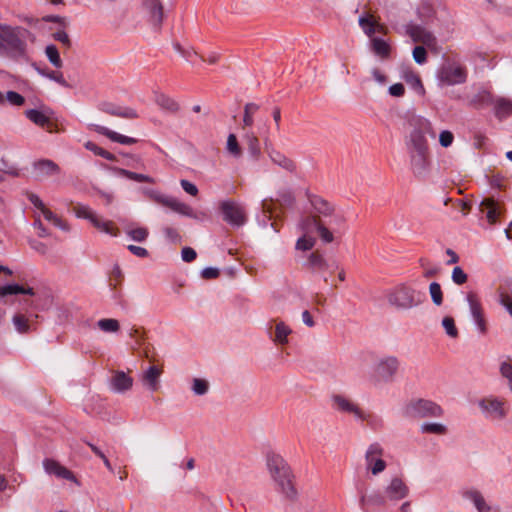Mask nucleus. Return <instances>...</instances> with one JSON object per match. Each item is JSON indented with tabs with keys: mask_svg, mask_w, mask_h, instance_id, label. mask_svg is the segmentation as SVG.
Returning a JSON list of instances; mask_svg holds the SVG:
<instances>
[{
	"mask_svg": "<svg viewBox=\"0 0 512 512\" xmlns=\"http://www.w3.org/2000/svg\"><path fill=\"white\" fill-rule=\"evenodd\" d=\"M437 79L447 86L463 84L467 80V70L457 64L443 65L437 72Z\"/></svg>",
	"mask_w": 512,
	"mask_h": 512,
	"instance_id": "nucleus-8",
	"label": "nucleus"
},
{
	"mask_svg": "<svg viewBox=\"0 0 512 512\" xmlns=\"http://www.w3.org/2000/svg\"><path fill=\"white\" fill-rule=\"evenodd\" d=\"M493 110L495 117L500 121L512 116V100L501 96L495 97Z\"/></svg>",
	"mask_w": 512,
	"mask_h": 512,
	"instance_id": "nucleus-31",
	"label": "nucleus"
},
{
	"mask_svg": "<svg viewBox=\"0 0 512 512\" xmlns=\"http://www.w3.org/2000/svg\"><path fill=\"white\" fill-rule=\"evenodd\" d=\"M405 81L411 85V87L418 93H424V87L420 77L413 72H409L405 75Z\"/></svg>",
	"mask_w": 512,
	"mask_h": 512,
	"instance_id": "nucleus-54",
	"label": "nucleus"
},
{
	"mask_svg": "<svg viewBox=\"0 0 512 512\" xmlns=\"http://www.w3.org/2000/svg\"><path fill=\"white\" fill-rule=\"evenodd\" d=\"M406 33L411 37L413 42H421L422 44L431 47L436 44V38L425 27L420 24L409 23L405 27Z\"/></svg>",
	"mask_w": 512,
	"mask_h": 512,
	"instance_id": "nucleus-20",
	"label": "nucleus"
},
{
	"mask_svg": "<svg viewBox=\"0 0 512 512\" xmlns=\"http://www.w3.org/2000/svg\"><path fill=\"white\" fill-rule=\"evenodd\" d=\"M358 24L364 34L370 39L374 37L375 32L386 33V27L383 24H379L368 14L361 15L358 19Z\"/></svg>",
	"mask_w": 512,
	"mask_h": 512,
	"instance_id": "nucleus-25",
	"label": "nucleus"
},
{
	"mask_svg": "<svg viewBox=\"0 0 512 512\" xmlns=\"http://www.w3.org/2000/svg\"><path fill=\"white\" fill-rule=\"evenodd\" d=\"M45 54L49 60V62L56 68L62 67V60L59 54L57 47L53 44L46 46Z\"/></svg>",
	"mask_w": 512,
	"mask_h": 512,
	"instance_id": "nucleus-44",
	"label": "nucleus"
},
{
	"mask_svg": "<svg viewBox=\"0 0 512 512\" xmlns=\"http://www.w3.org/2000/svg\"><path fill=\"white\" fill-rule=\"evenodd\" d=\"M309 269L313 272L319 273L325 282H327V273H333L337 268V263L335 261L326 260L323 255L318 252H312L305 263Z\"/></svg>",
	"mask_w": 512,
	"mask_h": 512,
	"instance_id": "nucleus-15",
	"label": "nucleus"
},
{
	"mask_svg": "<svg viewBox=\"0 0 512 512\" xmlns=\"http://www.w3.org/2000/svg\"><path fill=\"white\" fill-rule=\"evenodd\" d=\"M15 329L19 333H27L29 331L28 319L22 314H15L12 318Z\"/></svg>",
	"mask_w": 512,
	"mask_h": 512,
	"instance_id": "nucleus-53",
	"label": "nucleus"
},
{
	"mask_svg": "<svg viewBox=\"0 0 512 512\" xmlns=\"http://www.w3.org/2000/svg\"><path fill=\"white\" fill-rule=\"evenodd\" d=\"M133 378L124 371H115L109 380V388L112 392L123 394L133 386Z\"/></svg>",
	"mask_w": 512,
	"mask_h": 512,
	"instance_id": "nucleus-22",
	"label": "nucleus"
},
{
	"mask_svg": "<svg viewBox=\"0 0 512 512\" xmlns=\"http://www.w3.org/2000/svg\"><path fill=\"white\" fill-rule=\"evenodd\" d=\"M155 101L157 105L170 113H176L179 110V104L171 97L165 94H157Z\"/></svg>",
	"mask_w": 512,
	"mask_h": 512,
	"instance_id": "nucleus-36",
	"label": "nucleus"
},
{
	"mask_svg": "<svg viewBox=\"0 0 512 512\" xmlns=\"http://www.w3.org/2000/svg\"><path fill=\"white\" fill-rule=\"evenodd\" d=\"M43 468L45 472L49 475H54L57 478L65 479L71 482L77 483V479L74 476V474L67 469L66 467L62 466L59 462L46 458L43 460Z\"/></svg>",
	"mask_w": 512,
	"mask_h": 512,
	"instance_id": "nucleus-21",
	"label": "nucleus"
},
{
	"mask_svg": "<svg viewBox=\"0 0 512 512\" xmlns=\"http://www.w3.org/2000/svg\"><path fill=\"white\" fill-rule=\"evenodd\" d=\"M320 220L315 216H308L300 221L298 228L306 235L318 226Z\"/></svg>",
	"mask_w": 512,
	"mask_h": 512,
	"instance_id": "nucleus-46",
	"label": "nucleus"
},
{
	"mask_svg": "<svg viewBox=\"0 0 512 512\" xmlns=\"http://www.w3.org/2000/svg\"><path fill=\"white\" fill-rule=\"evenodd\" d=\"M97 325L102 331L107 333L117 332L120 328L118 320L112 318L100 319Z\"/></svg>",
	"mask_w": 512,
	"mask_h": 512,
	"instance_id": "nucleus-48",
	"label": "nucleus"
},
{
	"mask_svg": "<svg viewBox=\"0 0 512 512\" xmlns=\"http://www.w3.org/2000/svg\"><path fill=\"white\" fill-rule=\"evenodd\" d=\"M91 127L93 128L94 131H96L97 133H99L101 135L106 136L113 142H117V143H120L123 145H132V144H135L138 142V140L136 138L120 134V133L115 132L105 126L93 124V125H91Z\"/></svg>",
	"mask_w": 512,
	"mask_h": 512,
	"instance_id": "nucleus-26",
	"label": "nucleus"
},
{
	"mask_svg": "<svg viewBox=\"0 0 512 512\" xmlns=\"http://www.w3.org/2000/svg\"><path fill=\"white\" fill-rule=\"evenodd\" d=\"M26 117L34 124L45 127L50 123V119L42 111L29 109L25 112Z\"/></svg>",
	"mask_w": 512,
	"mask_h": 512,
	"instance_id": "nucleus-40",
	"label": "nucleus"
},
{
	"mask_svg": "<svg viewBox=\"0 0 512 512\" xmlns=\"http://www.w3.org/2000/svg\"><path fill=\"white\" fill-rule=\"evenodd\" d=\"M162 371L156 366H149L140 376V380L149 391L155 392L159 388V379Z\"/></svg>",
	"mask_w": 512,
	"mask_h": 512,
	"instance_id": "nucleus-28",
	"label": "nucleus"
},
{
	"mask_svg": "<svg viewBox=\"0 0 512 512\" xmlns=\"http://www.w3.org/2000/svg\"><path fill=\"white\" fill-rule=\"evenodd\" d=\"M383 447L375 442L369 445L365 453L366 469L373 475H378L386 469V462L383 460Z\"/></svg>",
	"mask_w": 512,
	"mask_h": 512,
	"instance_id": "nucleus-11",
	"label": "nucleus"
},
{
	"mask_svg": "<svg viewBox=\"0 0 512 512\" xmlns=\"http://www.w3.org/2000/svg\"><path fill=\"white\" fill-rule=\"evenodd\" d=\"M411 131L405 138L407 153L428 152L429 144L426 136L436 137L435 130L430 120L423 116H413L409 120Z\"/></svg>",
	"mask_w": 512,
	"mask_h": 512,
	"instance_id": "nucleus-3",
	"label": "nucleus"
},
{
	"mask_svg": "<svg viewBox=\"0 0 512 512\" xmlns=\"http://www.w3.org/2000/svg\"><path fill=\"white\" fill-rule=\"evenodd\" d=\"M453 141H454V135L451 131L443 130L439 134V143L442 147H444V148L450 147L452 145Z\"/></svg>",
	"mask_w": 512,
	"mask_h": 512,
	"instance_id": "nucleus-62",
	"label": "nucleus"
},
{
	"mask_svg": "<svg viewBox=\"0 0 512 512\" xmlns=\"http://www.w3.org/2000/svg\"><path fill=\"white\" fill-rule=\"evenodd\" d=\"M126 233L130 239L136 242H144L149 235L148 229L145 227L127 229Z\"/></svg>",
	"mask_w": 512,
	"mask_h": 512,
	"instance_id": "nucleus-49",
	"label": "nucleus"
},
{
	"mask_svg": "<svg viewBox=\"0 0 512 512\" xmlns=\"http://www.w3.org/2000/svg\"><path fill=\"white\" fill-rule=\"evenodd\" d=\"M451 278L455 284L462 285L466 283L468 276L461 267L456 266L452 271Z\"/></svg>",
	"mask_w": 512,
	"mask_h": 512,
	"instance_id": "nucleus-59",
	"label": "nucleus"
},
{
	"mask_svg": "<svg viewBox=\"0 0 512 512\" xmlns=\"http://www.w3.org/2000/svg\"><path fill=\"white\" fill-rule=\"evenodd\" d=\"M316 230L321 238V240L325 243H331L334 239L333 234L328 228L320 221Z\"/></svg>",
	"mask_w": 512,
	"mask_h": 512,
	"instance_id": "nucleus-60",
	"label": "nucleus"
},
{
	"mask_svg": "<svg viewBox=\"0 0 512 512\" xmlns=\"http://www.w3.org/2000/svg\"><path fill=\"white\" fill-rule=\"evenodd\" d=\"M220 211L224 221L234 227L243 226L246 221V212L244 207L232 200H224L220 204Z\"/></svg>",
	"mask_w": 512,
	"mask_h": 512,
	"instance_id": "nucleus-9",
	"label": "nucleus"
},
{
	"mask_svg": "<svg viewBox=\"0 0 512 512\" xmlns=\"http://www.w3.org/2000/svg\"><path fill=\"white\" fill-rule=\"evenodd\" d=\"M30 35L29 30L23 27L0 25V54L12 59L26 58V38Z\"/></svg>",
	"mask_w": 512,
	"mask_h": 512,
	"instance_id": "nucleus-2",
	"label": "nucleus"
},
{
	"mask_svg": "<svg viewBox=\"0 0 512 512\" xmlns=\"http://www.w3.org/2000/svg\"><path fill=\"white\" fill-rule=\"evenodd\" d=\"M481 210L486 213V218L490 224H494L498 218L497 204L492 199H484L481 202Z\"/></svg>",
	"mask_w": 512,
	"mask_h": 512,
	"instance_id": "nucleus-38",
	"label": "nucleus"
},
{
	"mask_svg": "<svg viewBox=\"0 0 512 512\" xmlns=\"http://www.w3.org/2000/svg\"><path fill=\"white\" fill-rule=\"evenodd\" d=\"M268 154H269L271 161L274 164H276L277 166L281 167L282 169H284L290 173L296 172L297 166L292 159L286 157L284 154H282L279 151H276L274 149L269 151Z\"/></svg>",
	"mask_w": 512,
	"mask_h": 512,
	"instance_id": "nucleus-34",
	"label": "nucleus"
},
{
	"mask_svg": "<svg viewBox=\"0 0 512 512\" xmlns=\"http://www.w3.org/2000/svg\"><path fill=\"white\" fill-rule=\"evenodd\" d=\"M409 157L410 169L415 177L424 178L429 173L430 167V151L428 152H410Z\"/></svg>",
	"mask_w": 512,
	"mask_h": 512,
	"instance_id": "nucleus-16",
	"label": "nucleus"
},
{
	"mask_svg": "<svg viewBox=\"0 0 512 512\" xmlns=\"http://www.w3.org/2000/svg\"><path fill=\"white\" fill-rule=\"evenodd\" d=\"M387 500L392 502L400 501L409 494V487L399 477H393L384 489Z\"/></svg>",
	"mask_w": 512,
	"mask_h": 512,
	"instance_id": "nucleus-19",
	"label": "nucleus"
},
{
	"mask_svg": "<svg viewBox=\"0 0 512 512\" xmlns=\"http://www.w3.org/2000/svg\"><path fill=\"white\" fill-rule=\"evenodd\" d=\"M84 146L87 150L93 152L97 156H100L109 161H116V156L114 154L101 148L100 146H98L96 143H94L92 141H87Z\"/></svg>",
	"mask_w": 512,
	"mask_h": 512,
	"instance_id": "nucleus-42",
	"label": "nucleus"
},
{
	"mask_svg": "<svg viewBox=\"0 0 512 512\" xmlns=\"http://www.w3.org/2000/svg\"><path fill=\"white\" fill-rule=\"evenodd\" d=\"M143 193L152 201L170 208L174 212L181 215L195 218L193 209L186 203L179 201L177 198L161 193L156 189L144 188Z\"/></svg>",
	"mask_w": 512,
	"mask_h": 512,
	"instance_id": "nucleus-6",
	"label": "nucleus"
},
{
	"mask_svg": "<svg viewBox=\"0 0 512 512\" xmlns=\"http://www.w3.org/2000/svg\"><path fill=\"white\" fill-rule=\"evenodd\" d=\"M387 299L389 304L398 309H410L421 304L425 299V294L401 284L388 293Z\"/></svg>",
	"mask_w": 512,
	"mask_h": 512,
	"instance_id": "nucleus-4",
	"label": "nucleus"
},
{
	"mask_svg": "<svg viewBox=\"0 0 512 512\" xmlns=\"http://www.w3.org/2000/svg\"><path fill=\"white\" fill-rule=\"evenodd\" d=\"M315 245V239L313 237H308L307 235H303L298 238L296 242V249L302 251H308L313 248Z\"/></svg>",
	"mask_w": 512,
	"mask_h": 512,
	"instance_id": "nucleus-57",
	"label": "nucleus"
},
{
	"mask_svg": "<svg viewBox=\"0 0 512 512\" xmlns=\"http://www.w3.org/2000/svg\"><path fill=\"white\" fill-rule=\"evenodd\" d=\"M23 292V286L13 283L7 284L0 287V296L5 297L7 295H15Z\"/></svg>",
	"mask_w": 512,
	"mask_h": 512,
	"instance_id": "nucleus-58",
	"label": "nucleus"
},
{
	"mask_svg": "<svg viewBox=\"0 0 512 512\" xmlns=\"http://www.w3.org/2000/svg\"><path fill=\"white\" fill-rule=\"evenodd\" d=\"M43 217L45 220L51 222L54 226L59 228L62 231H69L70 227L69 225L64 222L61 218H59L56 214H54L51 210L45 209L42 212Z\"/></svg>",
	"mask_w": 512,
	"mask_h": 512,
	"instance_id": "nucleus-43",
	"label": "nucleus"
},
{
	"mask_svg": "<svg viewBox=\"0 0 512 512\" xmlns=\"http://www.w3.org/2000/svg\"><path fill=\"white\" fill-rule=\"evenodd\" d=\"M191 389L195 395L203 396L209 390V383L205 379L194 378Z\"/></svg>",
	"mask_w": 512,
	"mask_h": 512,
	"instance_id": "nucleus-51",
	"label": "nucleus"
},
{
	"mask_svg": "<svg viewBox=\"0 0 512 512\" xmlns=\"http://www.w3.org/2000/svg\"><path fill=\"white\" fill-rule=\"evenodd\" d=\"M278 200L286 206H292L295 203V198L290 190L280 191L278 193Z\"/></svg>",
	"mask_w": 512,
	"mask_h": 512,
	"instance_id": "nucleus-63",
	"label": "nucleus"
},
{
	"mask_svg": "<svg viewBox=\"0 0 512 512\" xmlns=\"http://www.w3.org/2000/svg\"><path fill=\"white\" fill-rule=\"evenodd\" d=\"M498 301L512 317V279H505L497 289Z\"/></svg>",
	"mask_w": 512,
	"mask_h": 512,
	"instance_id": "nucleus-29",
	"label": "nucleus"
},
{
	"mask_svg": "<svg viewBox=\"0 0 512 512\" xmlns=\"http://www.w3.org/2000/svg\"><path fill=\"white\" fill-rule=\"evenodd\" d=\"M386 501L385 494L380 491H373L360 497V505L365 512H375L377 508L384 506Z\"/></svg>",
	"mask_w": 512,
	"mask_h": 512,
	"instance_id": "nucleus-23",
	"label": "nucleus"
},
{
	"mask_svg": "<svg viewBox=\"0 0 512 512\" xmlns=\"http://www.w3.org/2000/svg\"><path fill=\"white\" fill-rule=\"evenodd\" d=\"M464 499L470 501L478 512H490L491 507L486 503L482 493L474 488L465 489L461 492Z\"/></svg>",
	"mask_w": 512,
	"mask_h": 512,
	"instance_id": "nucleus-27",
	"label": "nucleus"
},
{
	"mask_svg": "<svg viewBox=\"0 0 512 512\" xmlns=\"http://www.w3.org/2000/svg\"><path fill=\"white\" fill-rule=\"evenodd\" d=\"M0 173L11 177H19L20 170L16 164L10 163L5 157L0 159Z\"/></svg>",
	"mask_w": 512,
	"mask_h": 512,
	"instance_id": "nucleus-45",
	"label": "nucleus"
},
{
	"mask_svg": "<svg viewBox=\"0 0 512 512\" xmlns=\"http://www.w3.org/2000/svg\"><path fill=\"white\" fill-rule=\"evenodd\" d=\"M266 464L276 490L287 499L295 500L297 491L294 486V475L286 460L279 454L270 453L267 455Z\"/></svg>",
	"mask_w": 512,
	"mask_h": 512,
	"instance_id": "nucleus-1",
	"label": "nucleus"
},
{
	"mask_svg": "<svg viewBox=\"0 0 512 512\" xmlns=\"http://www.w3.org/2000/svg\"><path fill=\"white\" fill-rule=\"evenodd\" d=\"M478 406L484 417L488 420H503L507 415L504 402L493 396L479 400Z\"/></svg>",
	"mask_w": 512,
	"mask_h": 512,
	"instance_id": "nucleus-10",
	"label": "nucleus"
},
{
	"mask_svg": "<svg viewBox=\"0 0 512 512\" xmlns=\"http://www.w3.org/2000/svg\"><path fill=\"white\" fill-rule=\"evenodd\" d=\"M442 326L445 329V332L451 338L458 337V330L455 326V321L452 317L446 316L442 319Z\"/></svg>",
	"mask_w": 512,
	"mask_h": 512,
	"instance_id": "nucleus-55",
	"label": "nucleus"
},
{
	"mask_svg": "<svg viewBox=\"0 0 512 512\" xmlns=\"http://www.w3.org/2000/svg\"><path fill=\"white\" fill-rule=\"evenodd\" d=\"M100 110L109 115L126 119H135L138 117V114L134 109L129 107L117 106L110 102H104L100 104Z\"/></svg>",
	"mask_w": 512,
	"mask_h": 512,
	"instance_id": "nucleus-30",
	"label": "nucleus"
},
{
	"mask_svg": "<svg viewBox=\"0 0 512 512\" xmlns=\"http://www.w3.org/2000/svg\"><path fill=\"white\" fill-rule=\"evenodd\" d=\"M308 200L313 207L314 211L325 217H331L329 224L340 225L344 222V218L341 215L334 214V207L328 203L325 199L320 196L306 193Z\"/></svg>",
	"mask_w": 512,
	"mask_h": 512,
	"instance_id": "nucleus-13",
	"label": "nucleus"
},
{
	"mask_svg": "<svg viewBox=\"0 0 512 512\" xmlns=\"http://www.w3.org/2000/svg\"><path fill=\"white\" fill-rule=\"evenodd\" d=\"M402 414L407 418L442 417V407L428 399H416L408 402L402 409Z\"/></svg>",
	"mask_w": 512,
	"mask_h": 512,
	"instance_id": "nucleus-5",
	"label": "nucleus"
},
{
	"mask_svg": "<svg viewBox=\"0 0 512 512\" xmlns=\"http://www.w3.org/2000/svg\"><path fill=\"white\" fill-rule=\"evenodd\" d=\"M32 66L41 76L48 78L60 86L64 88H72L73 85L70 84L63 76V74L59 71L49 70L48 68H40L36 63H33Z\"/></svg>",
	"mask_w": 512,
	"mask_h": 512,
	"instance_id": "nucleus-33",
	"label": "nucleus"
},
{
	"mask_svg": "<svg viewBox=\"0 0 512 512\" xmlns=\"http://www.w3.org/2000/svg\"><path fill=\"white\" fill-rule=\"evenodd\" d=\"M399 368V360L395 356L380 359L374 369L378 381L391 382Z\"/></svg>",
	"mask_w": 512,
	"mask_h": 512,
	"instance_id": "nucleus-14",
	"label": "nucleus"
},
{
	"mask_svg": "<svg viewBox=\"0 0 512 512\" xmlns=\"http://www.w3.org/2000/svg\"><path fill=\"white\" fill-rule=\"evenodd\" d=\"M259 105L255 103H247L244 107L243 123L245 126H252L254 120L253 115L258 111Z\"/></svg>",
	"mask_w": 512,
	"mask_h": 512,
	"instance_id": "nucleus-52",
	"label": "nucleus"
},
{
	"mask_svg": "<svg viewBox=\"0 0 512 512\" xmlns=\"http://www.w3.org/2000/svg\"><path fill=\"white\" fill-rule=\"evenodd\" d=\"M466 301L469 306L470 315L477 330L479 331L480 334H486L487 325L479 297L474 292H468L466 295Z\"/></svg>",
	"mask_w": 512,
	"mask_h": 512,
	"instance_id": "nucleus-12",
	"label": "nucleus"
},
{
	"mask_svg": "<svg viewBox=\"0 0 512 512\" xmlns=\"http://www.w3.org/2000/svg\"><path fill=\"white\" fill-rule=\"evenodd\" d=\"M500 373L509 382V388L512 392V365L508 362H502L500 365Z\"/></svg>",
	"mask_w": 512,
	"mask_h": 512,
	"instance_id": "nucleus-64",
	"label": "nucleus"
},
{
	"mask_svg": "<svg viewBox=\"0 0 512 512\" xmlns=\"http://www.w3.org/2000/svg\"><path fill=\"white\" fill-rule=\"evenodd\" d=\"M494 99L495 96L492 93L482 90L472 98L471 104L477 109H482L487 106H493Z\"/></svg>",
	"mask_w": 512,
	"mask_h": 512,
	"instance_id": "nucleus-35",
	"label": "nucleus"
},
{
	"mask_svg": "<svg viewBox=\"0 0 512 512\" xmlns=\"http://www.w3.org/2000/svg\"><path fill=\"white\" fill-rule=\"evenodd\" d=\"M370 49L381 59H388L392 51L390 42L381 37H373L370 39Z\"/></svg>",
	"mask_w": 512,
	"mask_h": 512,
	"instance_id": "nucleus-32",
	"label": "nucleus"
},
{
	"mask_svg": "<svg viewBox=\"0 0 512 512\" xmlns=\"http://www.w3.org/2000/svg\"><path fill=\"white\" fill-rule=\"evenodd\" d=\"M142 7L149 23L155 28H160L164 19L162 0H142Z\"/></svg>",
	"mask_w": 512,
	"mask_h": 512,
	"instance_id": "nucleus-18",
	"label": "nucleus"
},
{
	"mask_svg": "<svg viewBox=\"0 0 512 512\" xmlns=\"http://www.w3.org/2000/svg\"><path fill=\"white\" fill-rule=\"evenodd\" d=\"M114 171L118 175L126 177V178L136 181V182L154 183V179L149 175L132 172L130 170L123 169V168H114Z\"/></svg>",
	"mask_w": 512,
	"mask_h": 512,
	"instance_id": "nucleus-39",
	"label": "nucleus"
},
{
	"mask_svg": "<svg viewBox=\"0 0 512 512\" xmlns=\"http://www.w3.org/2000/svg\"><path fill=\"white\" fill-rule=\"evenodd\" d=\"M227 150L234 157L238 158L241 155V149L239 147L237 138L234 134H229L227 138Z\"/></svg>",
	"mask_w": 512,
	"mask_h": 512,
	"instance_id": "nucleus-56",
	"label": "nucleus"
},
{
	"mask_svg": "<svg viewBox=\"0 0 512 512\" xmlns=\"http://www.w3.org/2000/svg\"><path fill=\"white\" fill-rule=\"evenodd\" d=\"M429 293L433 303L436 306H440L443 303V293L441 286L438 282H432L429 285Z\"/></svg>",
	"mask_w": 512,
	"mask_h": 512,
	"instance_id": "nucleus-50",
	"label": "nucleus"
},
{
	"mask_svg": "<svg viewBox=\"0 0 512 512\" xmlns=\"http://www.w3.org/2000/svg\"><path fill=\"white\" fill-rule=\"evenodd\" d=\"M73 211L77 218L90 221L101 232L115 237L119 235V230L113 227L111 221H102L88 205L78 203L73 207Z\"/></svg>",
	"mask_w": 512,
	"mask_h": 512,
	"instance_id": "nucleus-7",
	"label": "nucleus"
},
{
	"mask_svg": "<svg viewBox=\"0 0 512 512\" xmlns=\"http://www.w3.org/2000/svg\"><path fill=\"white\" fill-rule=\"evenodd\" d=\"M417 14L421 22L424 24L431 23L435 16L433 8L428 4L421 5L417 10Z\"/></svg>",
	"mask_w": 512,
	"mask_h": 512,
	"instance_id": "nucleus-47",
	"label": "nucleus"
},
{
	"mask_svg": "<svg viewBox=\"0 0 512 512\" xmlns=\"http://www.w3.org/2000/svg\"><path fill=\"white\" fill-rule=\"evenodd\" d=\"M292 333V330L284 322L280 321L275 326V335L272 340L278 344L288 343V336Z\"/></svg>",
	"mask_w": 512,
	"mask_h": 512,
	"instance_id": "nucleus-37",
	"label": "nucleus"
},
{
	"mask_svg": "<svg viewBox=\"0 0 512 512\" xmlns=\"http://www.w3.org/2000/svg\"><path fill=\"white\" fill-rule=\"evenodd\" d=\"M421 433L444 435L447 433V426L442 423L425 422L420 426Z\"/></svg>",
	"mask_w": 512,
	"mask_h": 512,
	"instance_id": "nucleus-41",
	"label": "nucleus"
},
{
	"mask_svg": "<svg viewBox=\"0 0 512 512\" xmlns=\"http://www.w3.org/2000/svg\"><path fill=\"white\" fill-rule=\"evenodd\" d=\"M332 406L335 410L341 413L352 414L358 420H366L365 413L347 397L336 394L332 396Z\"/></svg>",
	"mask_w": 512,
	"mask_h": 512,
	"instance_id": "nucleus-17",
	"label": "nucleus"
},
{
	"mask_svg": "<svg viewBox=\"0 0 512 512\" xmlns=\"http://www.w3.org/2000/svg\"><path fill=\"white\" fill-rule=\"evenodd\" d=\"M413 59L417 64H424L427 61V52L423 46H416L413 49Z\"/></svg>",
	"mask_w": 512,
	"mask_h": 512,
	"instance_id": "nucleus-61",
	"label": "nucleus"
},
{
	"mask_svg": "<svg viewBox=\"0 0 512 512\" xmlns=\"http://www.w3.org/2000/svg\"><path fill=\"white\" fill-rule=\"evenodd\" d=\"M33 169L38 179L50 177L60 173V167L50 159H40L33 163Z\"/></svg>",
	"mask_w": 512,
	"mask_h": 512,
	"instance_id": "nucleus-24",
	"label": "nucleus"
}]
</instances>
